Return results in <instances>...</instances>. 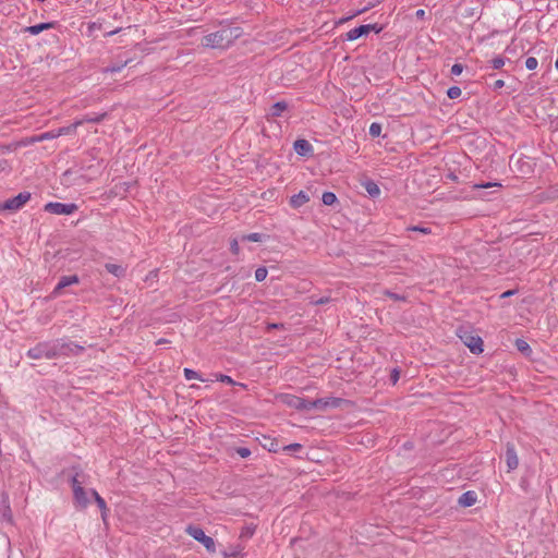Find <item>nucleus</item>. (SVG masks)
Returning <instances> with one entry per match:
<instances>
[{
    "label": "nucleus",
    "instance_id": "obj_1",
    "mask_svg": "<svg viewBox=\"0 0 558 558\" xmlns=\"http://www.w3.org/2000/svg\"><path fill=\"white\" fill-rule=\"evenodd\" d=\"M241 35L240 28L222 29L203 37L202 45L206 48L223 49L229 47Z\"/></svg>",
    "mask_w": 558,
    "mask_h": 558
},
{
    "label": "nucleus",
    "instance_id": "obj_2",
    "mask_svg": "<svg viewBox=\"0 0 558 558\" xmlns=\"http://www.w3.org/2000/svg\"><path fill=\"white\" fill-rule=\"evenodd\" d=\"M457 335L472 353L480 354L483 352V340L480 336L464 328L458 329Z\"/></svg>",
    "mask_w": 558,
    "mask_h": 558
},
{
    "label": "nucleus",
    "instance_id": "obj_3",
    "mask_svg": "<svg viewBox=\"0 0 558 558\" xmlns=\"http://www.w3.org/2000/svg\"><path fill=\"white\" fill-rule=\"evenodd\" d=\"M185 532L192 538L201 543L208 553L216 551V543L213 537L205 534L204 530L199 526L190 524L186 526Z\"/></svg>",
    "mask_w": 558,
    "mask_h": 558
},
{
    "label": "nucleus",
    "instance_id": "obj_4",
    "mask_svg": "<svg viewBox=\"0 0 558 558\" xmlns=\"http://www.w3.org/2000/svg\"><path fill=\"white\" fill-rule=\"evenodd\" d=\"M277 401L296 410H311L310 401L304 400L301 397L291 393H280L276 396Z\"/></svg>",
    "mask_w": 558,
    "mask_h": 558
},
{
    "label": "nucleus",
    "instance_id": "obj_5",
    "mask_svg": "<svg viewBox=\"0 0 558 558\" xmlns=\"http://www.w3.org/2000/svg\"><path fill=\"white\" fill-rule=\"evenodd\" d=\"M45 210L54 215H71L77 210L75 204H63V203H48L45 205Z\"/></svg>",
    "mask_w": 558,
    "mask_h": 558
},
{
    "label": "nucleus",
    "instance_id": "obj_6",
    "mask_svg": "<svg viewBox=\"0 0 558 558\" xmlns=\"http://www.w3.org/2000/svg\"><path fill=\"white\" fill-rule=\"evenodd\" d=\"M345 401L341 398H335V397H327L317 399L314 401H310L311 410L312 409H318V410H327L329 408H338L341 404H343Z\"/></svg>",
    "mask_w": 558,
    "mask_h": 558
},
{
    "label": "nucleus",
    "instance_id": "obj_7",
    "mask_svg": "<svg viewBox=\"0 0 558 558\" xmlns=\"http://www.w3.org/2000/svg\"><path fill=\"white\" fill-rule=\"evenodd\" d=\"M31 198L29 193H20L17 196L5 201L2 205V209L17 210L22 208Z\"/></svg>",
    "mask_w": 558,
    "mask_h": 558
},
{
    "label": "nucleus",
    "instance_id": "obj_8",
    "mask_svg": "<svg viewBox=\"0 0 558 558\" xmlns=\"http://www.w3.org/2000/svg\"><path fill=\"white\" fill-rule=\"evenodd\" d=\"M56 351L53 349L48 348L47 344H38L35 348L28 350L27 355L31 359L38 360V359H52L56 356Z\"/></svg>",
    "mask_w": 558,
    "mask_h": 558
},
{
    "label": "nucleus",
    "instance_id": "obj_9",
    "mask_svg": "<svg viewBox=\"0 0 558 558\" xmlns=\"http://www.w3.org/2000/svg\"><path fill=\"white\" fill-rule=\"evenodd\" d=\"M72 488H73V495H74L75 502L78 506H81L82 508L87 507V505H88L87 493L85 492V489L83 488V486L81 485V483L78 482L76 476H74L72 478Z\"/></svg>",
    "mask_w": 558,
    "mask_h": 558
},
{
    "label": "nucleus",
    "instance_id": "obj_10",
    "mask_svg": "<svg viewBox=\"0 0 558 558\" xmlns=\"http://www.w3.org/2000/svg\"><path fill=\"white\" fill-rule=\"evenodd\" d=\"M371 31H376L378 33L380 28H377L376 24L361 25L349 31L345 36L348 40L353 41L361 36L367 35Z\"/></svg>",
    "mask_w": 558,
    "mask_h": 558
},
{
    "label": "nucleus",
    "instance_id": "obj_11",
    "mask_svg": "<svg viewBox=\"0 0 558 558\" xmlns=\"http://www.w3.org/2000/svg\"><path fill=\"white\" fill-rule=\"evenodd\" d=\"M506 464H507L508 471L515 470L519 465V458H518L515 448L512 444L507 445Z\"/></svg>",
    "mask_w": 558,
    "mask_h": 558
},
{
    "label": "nucleus",
    "instance_id": "obj_12",
    "mask_svg": "<svg viewBox=\"0 0 558 558\" xmlns=\"http://www.w3.org/2000/svg\"><path fill=\"white\" fill-rule=\"evenodd\" d=\"M77 282H78V277L75 275L62 277L60 279V281L58 282V284L56 286V288L53 289L52 295L59 296L61 294L62 289H64L68 286H71V284H75Z\"/></svg>",
    "mask_w": 558,
    "mask_h": 558
},
{
    "label": "nucleus",
    "instance_id": "obj_13",
    "mask_svg": "<svg viewBox=\"0 0 558 558\" xmlns=\"http://www.w3.org/2000/svg\"><path fill=\"white\" fill-rule=\"evenodd\" d=\"M294 150L301 155L305 156L313 150V146L306 140H296L294 142Z\"/></svg>",
    "mask_w": 558,
    "mask_h": 558
},
{
    "label": "nucleus",
    "instance_id": "obj_14",
    "mask_svg": "<svg viewBox=\"0 0 558 558\" xmlns=\"http://www.w3.org/2000/svg\"><path fill=\"white\" fill-rule=\"evenodd\" d=\"M259 444L269 452H277L279 450V444L276 438L263 436V438L259 440Z\"/></svg>",
    "mask_w": 558,
    "mask_h": 558
},
{
    "label": "nucleus",
    "instance_id": "obj_15",
    "mask_svg": "<svg viewBox=\"0 0 558 558\" xmlns=\"http://www.w3.org/2000/svg\"><path fill=\"white\" fill-rule=\"evenodd\" d=\"M477 500V496L474 492L469 490L463 493L459 498V505L462 507H471Z\"/></svg>",
    "mask_w": 558,
    "mask_h": 558
},
{
    "label": "nucleus",
    "instance_id": "obj_16",
    "mask_svg": "<svg viewBox=\"0 0 558 558\" xmlns=\"http://www.w3.org/2000/svg\"><path fill=\"white\" fill-rule=\"evenodd\" d=\"M308 201H310L308 195L306 193H304L303 191H301L298 194L291 196L290 205L293 208H299V207L303 206L304 204H306Z\"/></svg>",
    "mask_w": 558,
    "mask_h": 558
},
{
    "label": "nucleus",
    "instance_id": "obj_17",
    "mask_svg": "<svg viewBox=\"0 0 558 558\" xmlns=\"http://www.w3.org/2000/svg\"><path fill=\"white\" fill-rule=\"evenodd\" d=\"M225 558H243L244 547L241 545L231 546L228 550L222 553Z\"/></svg>",
    "mask_w": 558,
    "mask_h": 558
},
{
    "label": "nucleus",
    "instance_id": "obj_18",
    "mask_svg": "<svg viewBox=\"0 0 558 558\" xmlns=\"http://www.w3.org/2000/svg\"><path fill=\"white\" fill-rule=\"evenodd\" d=\"M53 26H54L53 23H40V24H37V25L25 27V32L29 33L32 35H38L39 33H41L44 31H47V29H50Z\"/></svg>",
    "mask_w": 558,
    "mask_h": 558
},
{
    "label": "nucleus",
    "instance_id": "obj_19",
    "mask_svg": "<svg viewBox=\"0 0 558 558\" xmlns=\"http://www.w3.org/2000/svg\"><path fill=\"white\" fill-rule=\"evenodd\" d=\"M81 125H83V121L76 120L74 123H72L69 126H63V128L58 129L57 135L59 137V136H63V135L74 134L76 132V129Z\"/></svg>",
    "mask_w": 558,
    "mask_h": 558
},
{
    "label": "nucleus",
    "instance_id": "obj_20",
    "mask_svg": "<svg viewBox=\"0 0 558 558\" xmlns=\"http://www.w3.org/2000/svg\"><path fill=\"white\" fill-rule=\"evenodd\" d=\"M57 137H58L57 130H52V131L41 133L37 136H34L31 142L32 143L44 142V141L54 140Z\"/></svg>",
    "mask_w": 558,
    "mask_h": 558
},
{
    "label": "nucleus",
    "instance_id": "obj_21",
    "mask_svg": "<svg viewBox=\"0 0 558 558\" xmlns=\"http://www.w3.org/2000/svg\"><path fill=\"white\" fill-rule=\"evenodd\" d=\"M364 187L366 190V192L373 196V197H376V196H379L380 194V189L378 187V185L373 182V181H367L365 184H364Z\"/></svg>",
    "mask_w": 558,
    "mask_h": 558
},
{
    "label": "nucleus",
    "instance_id": "obj_22",
    "mask_svg": "<svg viewBox=\"0 0 558 558\" xmlns=\"http://www.w3.org/2000/svg\"><path fill=\"white\" fill-rule=\"evenodd\" d=\"M106 269L108 272L114 275L116 277H121L124 275L123 267L117 264H106Z\"/></svg>",
    "mask_w": 558,
    "mask_h": 558
},
{
    "label": "nucleus",
    "instance_id": "obj_23",
    "mask_svg": "<svg viewBox=\"0 0 558 558\" xmlns=\"http://www.w3.org/2000/svg\"><path fill=\"white\" fill-rule=\"evenodd\" d=\"M288 105L284 101H278L271 107V114L274 117H280L281 113L287 110Z\"/></svg>",
    "mask_w": 558,
    "mask_h": 558
},
{
    "label": "nucleus",
    "instance_id": "obj_24",
    "mask_svg": "<svg viewBox=\"0 0 558 558\" xmlns=\"http://www.w3.org/2000/svg\"><path fill=\"white\" fill-rule=\"evenodd\" d=\"M322 201L325 205L331 206L337 202V196L332 192H325L322 196Z\"/></svg>",
    "mask_w": 558,
    "mask_h": 558
},
{
    "label": "nucleus",
    "instance_id": "obj_25",
    "mask_svg": "<svg viewBox=\"0 0 558 558\" xmlns=\"http://www.w3.org/2000/svg\"><path fill=\"white\" fill-rule=\"evenodd\" d=\"M216 379L221 381V383H226L228 385H239L240 387L242 388H245L246 386L244 384H241V383H235L230 376L228 375H222V374H219V375H216Z\"/></svg>",
    "mask_w": 558,
    "mask_h": 558
},
{
    "label": "nucleus",
    "instance_id": "obj_26",
    "mask_svg": "<svg viewBox=\"0 0 558 558\" xmlns=\"http://www.w3.org/2000/svg\"><path fill=\"white\" fill-rule=\"evenodd\" d=\"M106 117V113L96 114L94 117H84L83 119H80L78 121H83L84 123H99L101 122Z\"/></svg>",
    "mask_w": 558,
    "mask_h": 558
},
{
    "label": "nucleus",
    "instance_id": "obj_27",
    "mask_svg": "<svg viewBox=\"0 0 558 558\" xmlns=\"http://www.w3.org/2000/svg\"><path fill=\"white\" fill-rule=\"evenodd\" d=\"M515 347L522 353L529 354L531 352L529 343L522 339L515 340Z\"/></svg>",
    "mask_w": 558,
    "mask_h": 558
},
{
    "label": "nucleus",
    "instance_id": "obj_28",
    "mask_svg": "<svg viewBox=\"0 0 558 558\" xmlns=\"http://www.w3.org/2000/svg\"><path fill=\"white\" fill-rule=\"evenodd\" d=\"M184 377L187 380L198 379V380L204 381V379L201 377V375L197 372L190 369V368H184Z\"/></svg>",
    "mask_w": 558,
    "mask_h": 558
},
{
    "label": "nucleus",
    "instance_id": "obj_29",
    "mask_svg": "<svg viewBox=\"0 0 558 558\" xmlns=\"http://www.w3.org/2000/svg\"><path fill=\"white\" fill-rule=\"evenodd\" d=\"M267 275H268V270L265 267H259L255 270V279L258 282L264 281L266 279Z\"/></svg>",
    "mask_w": 558,
    "mask_h": 558
},
{
    "label": "nucleus",
    "instance_id": "obj_30",
    "mask_svg": "<svg viewBox=\"0 0 558 558\" xmlns=\"http://www.w3.org/2000/svg\"><path fill=\"white\" fill-rule=\"evenodd\" d=\"M462 94V90L460 87L458 86H452L450 87L448 90H447V95L450 99H456L458 97H460Z\"/></svg>",
    "mask_w": 558,
    "mask_h": 558
},
{
    "label": "nucleus",
    "instance_id": "obj_31",
    "mask_svg": "<svg viewBox=\"0 0 558 558\" xmlns=\"http://www.w3.org/2000/svg\"><path fill=\"white\" fill-rule=\"evenodd\" d=\"M0 515L7 520L11 519L10 507L4 501L0 505Z\"/></svg>",
    "mask_w": 558,
    "mask_h": 558
},
{
    "label": "nucleus",
    "instance_id": "obj_32",
    "mask_svg": "<svg viewBox=\"0 0 558 558\" xmlns=\"http://www.w3.org/2000/svg\"><path fill=\"white\" fill-rule=\"evenodd\" d=\"M96 504H97V506L99 507V509L101 511L102 519H105L107 517V513H108V508H107L105 499L104 498H99V500H97Z\"/></svg>",
    "mask_w": 558,
    "mask_h": 558
},
{
    "label": "nucleus",
    "instance_id": "obj_33",
    "mask_svg": "<svg viewBox=\"0 0 558 558\" xmlns=\"http://www.w3.org/2000/svg\"><path fill=\"white\" fill-rule=\"evenodd\" d=\"M538 65V61L534 57H529L525 61V66L529 70H535Z\"/></svg>",
    "mask_w": 558,
    "mask_h": 558
},
{
    "label": "nucleus",
    "instance_id": "obj_34",
    "mask_svg": "<svg viewBox=\"0 0 558 558\" xmlns=\"http://www.w3.org/2000/svg\"><path fill=\"white\" fill-rule=\"evenodd\" d=\"M381 132V126L378 123H372L369 126V134L374 137L379 136Z\"/></svg>",
    "mask_w": 558,
    "mask_h": 558
},
{
    "label": "nucleus",
    "instance_id": "obj_35",
    "mask_svg": "<svg viewBox=\"0 0 558 558\" xmlns=\"http://www.w3.org/2000/svg\"><path fill=\"white\" fill-rule=\"evenodd\" d=\"M245 239L251 242H260L263 240V235L260 233H250Z\"/></svg>",
    "mask_w": 558,
    "mask_h": 558
},
{
    "label": "nucleus",
    "instance_id": "obj_36",
    "mask_svg": "<svg viewBox=\"0 0 558 558\" xmlns=\"http://www.w3.org/2000/svg\"><path fill=\"white\" fill-rule=\"evenodd\" d=\"M302 448V445L300 444H290L283 447V450L287 452H294Z\"/></svg>",
    "mask_w": 558,
    "mask_h": 558
},
{
    "label": "nucleus",
    "instance_id": "obj_37",
    "mask_svg": "<svg viewBox=\"0 0 558 558\" xmlns=\"http://www.w3.org/2000/svg\"><path fill=\"white\" fill-rule=\"evenodd\" d=\"M492 65L494 69H501L505 65V60L502 58H495L492 60Z\"/></svg>",
    "mask_w": 558,
    "mask_h": 558
},
{
    "label": "nucleus",
    "instance_id": "obj_38",
    "mask_svg": "<svg viewBox=\"0 0 558 558\" xmlns=\"http://www.w3.org/2000/svg\"><path fill=\"white\" fill-rule=\"evenodd\" d=\"M236 452L241 458H244V459L248 458L251 456V450L248 448H244V447L238 448Z\"/></svg>",
    "mask_w": 558,
    "mask_h": 558
},
{
    "label": "nucleus",
    "instance_id": "obj_39",
    "mask_svg": "<svg viewBox=\"0 0 558 558\" xmlns=\"http://www.w3.org/2000/svg\"><path fill=\"white\" fill-rule=\"evenodd\" d=\"M463 72V65L460 64V63H454L452 66H451V73L453 75H460L461 73Z\"/></svg>",
    "mask_w": 558,
    "mask_h": 558
},
{
    "label": "nucleus",
    "instance_id": "obj_40",
    "mask_svg": "<svg viewBox=\"0 0 558 558\" xmlns=\"http://www.w3.org/2000/svg\"><path fill=\"white\" fill-rule=\"evenodd\" d=\"M492 186H501L500 183H483V184H474L473 185V189H488V187H492Z\"/></svg>",
    "mask_w": 558,
    "mask_h": 558
},
{
    "label": "nucleus",
    "instance_id": "obj_41",
    "mask_svg": "<svg viewBox=\"0 0 558 558\" xmlns=\"http://www.w3.org/2000/svg\"><path fill=\"white\" fill-rule=\"evenodd\" d=\"M385 295H387L388 298H390L395 301H404L405 300L404 296L389 292V291H385Z\"/></svg>",
    "mask_w": 558,
    "mask_h": 558
},
{
    "label": "nucleus",
    "instance_id": "obj_42",
    "mask_svg": "<svg viewBox=\"0 0 558 558\" xmlns=\"http://www.w3.org/2000/svg\"><path fill=\"white\" fill-rule=\"evenodd\" d=\"M409 230L418 231V232H421L423 234H429L430 233V229L422 228V227H411V228H409Z\"/></svg>",
    "mask_w": 558,
    "mask_h": 558
},
{
    "label": "nucleus",
    "instance_id": "obj_43",
    "mask_svg": "<svg viewBox=\"0 0 558 558\" xmlns=\"http://www.w3.org/2000/svg\"><path fill=\"white\" fill-rule=\"evenodd\" d=\"M231 252H232L233 254H235V255H238V254H239V252H240L239 243H238V241H236V240H233V241L231 242Z\"/></svg>",
    "mask_w": 558,
    "mask_h": 558
},
{
    "label": "nucleus",
    "instance_id": "obj_44",
    "mask_svg": "<svg viewBox=\"0 0 558 558\" xmlns=\"http://www.w3.org/2000/svg\"><path fill=\"white\" fill-rule=\"evenodd\" d=\"M504 86H505V82H504L502 80H497V81L495 82V84H494V87H495L496 89H499V88H501V87H504Z\"/></svg>",
    "mask_w": 558,
    "mask_h": 558
},
{
    "label": "nucleus",
    "instance_id": "obj_45",
    "mask_svg": "<svg viewBox=\"0 0 558 558\" xmlns=\"http://www.w3.org/2000/svg\"><path fill=\"white\" fill-rule=\"evenodd\" d=\"M121 69H122V66H112V68H108L106 70V72L114 73V72H119Z\"/></svg>",
    "mask_w": 558,
    "mask_h": 558
},
{
    "label": "nucleus",
    "instance_id": "obj_46",
    "mask_svg": "<svg viewBox=\"0 0 558 558\" xmlns=\"http://www.w3.org/2000/svg\"><path fill=\"white\" fill-rule=\"evenodd\" d=\"M415 15L418 17V19H423L424 15H425V11L420 9L416 11Z\"/></svg>",
    "mask_w": 558,
    "mask_h": 558
},
{
    "label": "nucleus",
    "instance_id": "obj_47",
    "mask_svg": "<svg viewBox=\"0 0 558 558\" xmlns=\"http://www.w3.org/2000/svg\"><path fill=\"white\" fill-rule=\"evenodd\" d=\"M92 495H93L95 501L99 500V498H102L96 490H92Z\"/></svg>",
    "mask_w": 558,
    "mask_h": 558
},
{
    "label": "nucleus",
    "instance_id": "obj_48",
    "mask_svg": "<svg viewBox=\"0 0 558 558\" xmlns=\"http://www.w3.org/2000/svg\"><path fill=\"white\" fill-rule=\"evenodd\" d=\"M513 293H514V292H513L512 290H508V291H506V292H504V293L501 294V298H508V296L512 295Z\"/></svg>",
    "mask_w": 558,
    "mask_h": 558
},
{
    "label": "nucleus",
    "instance_id": "obj_49",
    "mask_svg": "<svg viewBox=\"0 0 558 558\" xmlns=\"http://www.w3.org/2000/svg\"><path fill=\"white\" fill-rule=\"evenodd\" d=\"M326 301H327V300H323V299H322V300L317 301V304H323V303H325Z\"/></svg>",
    "mask_w": 558,
    "mask_h": 558
},
{
    "label": "nucleus",
    "instance_id": "obj_50",
    "mask_svg": "<svg viewBox=\"0 0 558 558\" xmlns=\"http://www.w3.org/2000/svg\"><path fill=\"white\" fill-rule=\"evenodd\" d=\"M555 66H556V69L558 70V58H557V59H556V61H555Z\"/></svg>",
    "mask_w": 558,
    "mask_h": 558
},
{
    "label": "nucleus",
    "instance_id": "obj_51",
    "mask_svg": "<svg viewBox=\"0 0 558 558\" xmlns=\"http://www.w3.org/2000/svg\"><path fill=\"white\" fill-rule=\"evenodd\" d=\"M393 378H395V381H396L397 378H398V373L397 372L393 374Z\"/></svg>",
    "mask_w": 558,
    "mask_h": 558
},
{
    "label": "nucleus",
    "instance_id": "obj_52",
    "mask_svg": "<svg viewBox=\"0 0 558 558\" xmlns=\"http://www.w3.org/2000/svg\"><path fill=\"white\" fill-rule=\"evenodd\" d=\"M166 342H167V341H166V340H163V339H160V340L158 341V343H166Z\"/></svg>",
    "mask_w": 558,
    "mask_h": 558
}]
</instances>
